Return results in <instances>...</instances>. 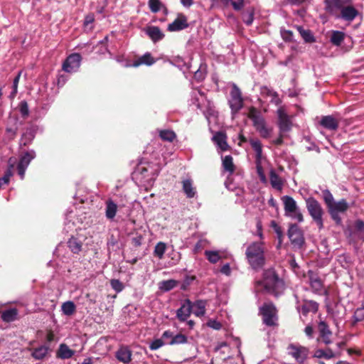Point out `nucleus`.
Masks as SVG:
<instances>
[{
  "label": "nucleus",
  "instance_id": "f257e3e1",
  "mask_svg": "<svg viewBox=\"0 0 364 364\" xmlns=\"http://www.w3.org/2000/svg\"><path fill=\"white\" fill-rule=\"evenodd\" d=\"M245 255L248 263L253 269H259L264 265V249L262 242L250 243L246 249Z\"/></svg>",
  "mask_w": 364,
  "mask_h": 364
},
{
  "label": "nucleus",
  "instance_id": "f03ea898",
  "mask_svg": "<svg viewBox=\"0 0 364 364\" xmlns=\"http://www.w3.org/2000/svg\"><path fill=\"white\" fill-rule=\"evenodd\" d=\"M262 284L267 292L276 296L282 294L285 289L284 282L279 278L272 269L264 272Z\"/></svg>",
  "mask_w": 364,
  "mask_h": 364
},
{
  "label": "nucleus",
  "instance_id": "7ed1b4c3",
  "mask_svg": "<svg viewBox=\"0 0 364 364\" xmlns=\"http://www.w3.org/2000/svg\"><path fill=\"white\" fill-rule=\"evenodd\" d=\"M306 209L319 230L323 228V215L324 210L319 202L313 197L305 200Z\"/></svg>",
  "mask_w": 364,
  "mask_h": 364
},
{
  "label": "nucleus",
  "instance_id": "20e7f679",
  "mask_svg": "<svg viewBox=\"0 0 364 364\" xmlns=\"http://www.w3.org/2000/svg\"><path fill=\"white\" fill-rule=\"evenodd\" d=\"M249 143L255 152V164L257 173L259 177L260 181L262 183H266L267 178L262 165V161L264 159V157L262 155V144L259 139L254 137H252L249 139Z\"/></svg>",
  "mask_w": 364,
  "mask_h": 364
},
{
  "label": "nucleus",
  "instance_id": "39448f33",
  "mask_svg": "<svg viewBox=\"0 0 364 364\" xmlns=\"http://www.w3.org/2000/svg\"><path fill=\"white\" fill-rule=\"evenodd\" d=\"M284 215L292 220H296L298 223L304 221V216L298 207L296 200L291 196H284L282 198Z\"/></svg>",
  "mask_w": 364,
  "mask_h": 364
},
{
  "label": "nucleus",
  "instance_id": "423d86ee",
  "mask_svg": "<svg viewBox=\"0 0 364 364\" xmlns=\"http://www.w3.org/2000/svg\"><path fill=\"white\" fill-rule=\"evenodd\" d=\"M259 312L265 325L274 326L277 324V310L272 303H267L262 306L259 308Z\"/></svg>",
  "mask_w": 364,
  "mask_h": 364
},
{
  "label": "nucleus",
  "instance_id": "0eeeda50",
  "mask_svg": "<svg viewBox=\"0 0 364 364\" xmlns=\"http://www.w3.org/2000/svg\"><path fill=\"white\" fill-rule=\"evenodd\" d=\"M251 119L254 127L262 138L268 139L272 136L273 128L267 125L262 117L254 114L251 117Z\"/></svg>",
  "mask_w": 364,
  "mask_h": 364
},
{
  "label": "nucleus",
  "instance_id": "6e6552de",
  "mask_svg": "<svg viewBox=\"0 0 364 364\" xmlns=\"http://www.w3.org/2000/svg\"><path fill=\"white\" fill-rule=\"evenodd\" d=\"M348 208V204L345 199H341L338 201H335L329 208L328 210L332 219L336 224L341 223V218L339 215L340 213H345Z\"/></svg>",
  "mask_w": 364,
  "mask_h": 364
},
{
  "label": "nucleus",
  "instance_id": "1a4fd4ad",
  "mask_svg": "<svg viewBox=\"0 0 364 364\" xmlns=\"http://www.w3.org/2000/svg\"><path fill=\"white\" fill-rule=\"evenodd\" d=\"M229 105L232 113H237L243 107L242 93L236 85H233L230 92Z\"/></svg>",
  "mask_w": 364,
  "mask_h": 364
},
{
  "label": "nucleus",
  "instance_id": "9d476101",
  "mask_svg": "<svg viewBox=\"0 0 364 364\" xmlns=\"http://www.w3.org/2000/svg\"><path fill=\"white\" fill-rule=\"evenodd\" d=\"M82 58L78 53L70 55L63 63V70L68 73H75L78 70Z\"/></svg>",
  "mask_w": 364,
  "mask_h": 364
},
{
  "label": "nucleus",
  "instance_id": "9b49d317",
  "mask_svg": "<svg viewBox=\"0 0 364 364\" xmlns=\"http://www.w3.org/2000/svg\"><path fill=\"white\" fill-rule=\"evenodd\" d=\"M278 126L282 133L289 132L292 127V122L290 117L287 114L283 107L277 110Z\"/></svg>",
  "mask_w": 364,
  "mask_h": 364
},
{
  "label": "nucleus",
  "instance_id": "f8f14e48",
  "mask_svg": "<svg viewBox=\"0 0 364 364\" xmlns=\"http://www.w3.org/2000/svg\"><path fill=\"white\" fill-rule=\"evenodd\" d=\"M288 237L291 244L297 247H300L304 242L302 232L295 224L291 225L289 226L288 230Z\"/></svg>",
  "mask_w": 364,
  "mask_h": 364
},
{
  "label": "nucleus",
  "instance_id": "ddd939ff",
  "mask_svg": "<svg viewBox=\"0 0 364 364\" xmlns=\"http://www.w3.org/2000/svg\"><path fill=\"white\" fill-rule=\"evenodd\" d=\"M309 284L312 291L318 295H327L328 291L325 289L321 280L312 272H309Z\"/></svg>",
  "mask_w": 364,
  "mask_h": 364
},
{
  "label": "nucleus",
  "instance_id": "4468645a",
  "mask_svg": "<svg viewBox=\"0 0 364 364\" xmlns=\"http://www.w3.org/2000/svg\"><path fill=\"white\" fill-rule=\"evenodd\" d=\"M288 350L289 354L300 363H303L307 356V350L300 346L291 344L288 348Z\"/></svg>",
  "mask_w": 364,
  "mask_h": 364
},
{
  "label": "nucleus",
  "instance_id": "2eb2a0df",
  "mask_svg": "<svg viewBox=\"0 0 364 364\" xmlns=\"http://www.w3.org/2000/svg\"><path fill=\"white\" fill-rule=\"evenodd\" d=\"M35 153L34 151H28L26 152L20 159V161L18 164V173L20 176L21 178L23 179L24 178L25 171L29 165L31 161L34 159Z\"/></svg>",
  "mask_w": 364,
  "mask_h": 364
},
{
  "label": "nucleus",
  "instance_id": "dca6fc26",
  "mask_svg": "<svg viewBox=\"0 0 364 364\" xmlns=\"http://www.w3.org/2000/svg\"><path fill=\"white\" fill-rule=\"evenodd\" d=\"M296 309L302 318L306 316L309 313H316L318 309V304L312 300H305L304 304L301 306H297Z\"/></svg>",
  "mask_w": 364,
  "mask_h": 364
},
{
  "label": "nucleus",
  "instance_id": "f3484780",
  "mask_svg": "<svg viewBox=\"0 0 364 364\" xmlns=\"http://www.w3.org/2000/svg\"><path fill=\"white\" fill-rule=\"evenodd\" d=\"M350 3L351 0H325L326 9L331 14H333L337 10L341 11L342 8Z\"/></svg>",
  "mask_w": 364,
  "mask_h": 364
},
{
  "label": "nucleus",
  "instance_id": "a211bd4d",
  "mask_svg": "<svg viewBox=\"0 0 364 364\" xmlns=\"http://www.w3.org/2000/svg\"><path fill=\"white\" fill-rule=\"evenodd\" d=\"M358 11L355 7L348 4L344 8H342V10L341 11L340 15L338 16V18L350 23L358 16Z\"/></svg>",
  "mask_w": 364,
  "mask_h": 364
},
{
  "label": "nucleus",
  "instance_id": "6ab92c4d",
  "mask_svg": "<svg viewBox=\"0 0 364 364\" xmlns=\"http://www.w3.org/2000/svg\"><path fill=\"white\" fill-rule=\"evenodd\" d=\"M192 302L189 299H186L177 310V318L181 321H186L192 312Z\"/></svg>",
  "mask_w": 364,
  "mask_h": 364
},
{
  "label": "nucleus",
  "instance_id": "aec40b11",
  "mask_svg": "<svg viewBox=\"0 0 364 364\" xmlns=\"http://www.w3.org/2000/svg\"><path fill=\"white\" fill-rule=\"evenodd\" d=\"M188 26L187 18L180 14L171 23H169L167 30L171 32L181 31Z\"/></svg>",
  "mask_w": 364,
  "mask_h": 364
},
{
  "label": "nucleus",
  "instance_id": "412c9836",
  "mask_svg": "<svg viewBox=\"0 0 364 364\" xmlns=\"http://www.w3.org/2000/svg\"><path fill=\"white\" fill-rule=\"evenodd\" d=\"M213 140L221 151H227L229 149V145L227 142V136L225 133L218 132H216L213 136Z\"/></svg>",
  "mask_w": 364,
  "mask_h": 364
},
{
  "label": "nucleus",
  "instance_id": "4be33fe9",
  "mask_svg": "<svg viewBox=\"0 0 364 364\" xmlns=\"http://www.w3.org/2000/svg\"><path fill=\"white\" fill-rule=\"evenodd\" d=\"M145 32L154 42H157L163 39L164 37V34L162 33L161 29L157 26H148L145 29Z\"/></svg>",
  "mask_w": 364,
  "mask_h": 364
},
{
  "label": "nucleus",
  "instance_id": "5701e85b",
  "mask_svg": "<svg viewBox=\"0 0 364 364\" xmlns=\"http://www.w3.org/2000/svg\"><path fill=\"white\" fill-rule=\"evenodd\" d=\"M269 181L274 189L282 191L284 186V181L274 169H271L269 171Z\"/></svg>",
  "mask_w": 364,
  "mask_h": 364
},
{
  "label": "nucleus",
  "instance_id": "b1692460",
  "mask_svg": "<svg viewBox=\"0 0 364 364\" xmlns=\"http://www.w3.org/2000/svg\"><path fill=\"white\" fill-rule=\"evenodd\" d=\"M207 301L205 300H197L192 303V311L196 316L202 317L205 314Z\"/></svg>",
  "mask_w": 364,
  "mask_h": 364
},
{
  "label": "nucleus",
  "instance_id": "393cba45",
  "mask_svg": "<svg viewBox=\"0 0 364 364\" xmlns=\"http://www.w3.org/2000/svg\"><path fill=\"white\" fill-rule=\"evenodd\" d=\"M155 62L156 60L151 56V55L149 53H146L145 54L139 57L138 59L134 60L133 63L131 65V66L138 67L141 65H146L150 66L155 63Z\"/></svg>",
  "mask_w": 364,
  "mask_h": 364
},
{
  "label": "nucleus",
  "instance_id": "a878e982",
  "mask_svg": "<svg viewBox=\"0 0 364 364\" xmlns=\"http://www.w3.org/2000/svg\"><path fill=\"white\" fill-rule=\"evenodd\" d=\"M320 124L323 127L330 130H336L338 127L337 120L330 115L322 117Z\"/></svg>",
  "mask_w": 364,
  "mask_h": 364
},
{
  "label": "nucleus",
  "instance_id": "bb28decb",
  "mask_svg": "<svg viewBox=\"0 0 364 364\" xmlns=\"http://www.w3.org/2000/svg\"><path fill=\"white\" fill-rule=\"evenodd\" d=\"M18 310L15 308L1 311V318L5 322H11L17 319Z\"/></svg>",
  "mask_w": 364,
  "mask_h": 364
},
{
  "label": "nucleus",
  "instance_id": "cd10ccee",
  "mask_svg": "<svg viewBox=\"0 0 364 364\" xmlns=\"http://www.w3.org/2000/svg\"><path fill=\"white\" fill-rule=\"evenodd\" d=\"M117 211V205L112 200L106 202L105 216L107 219L112 220Z\"/></svg>",
  "mask_w": 364,
  "mask_h": 364
},
{
  "label": "nucleus",
  "instance_id": "c85d7f7f",
  "mask_svg": "<svg viewBox=\"0 0 364 364\" xmlns=\"http://www.w3.org/2000/svg\"><path fill=\"white\" fill-rule=\"evenodd\" d=\"M183 191L186 196L188 198L195 197L196 194V188L193 186V182L191 179L183 180Z\"/></svg>",
  "mask_w": 364,
  "mask_h": 364
},
{
  "label": "nucleus",
  "instance_id": "c756f323",
  "mask_svg": "<svg viewBox=\"0 0 364 364\" xmlns=\"http://www.w3.org/2000/svg\"><path fill=\"white\" fill-rule=\"evenodd\" d=\"M345 33L339 31H332L331 32L330 42L336 46H339L345 38Z\"/></svg>",
  "mask_w": 364,
  "mask_h": 364
},
{
  "label": "nucleus",
  "instance_id": "7c9ffc66",
  "mask_svg": "<svg viewBox=\"0 0 364 364\" xmlns=\"http://www.w3.org/2000/svg\"><path fill=\"white\" fill-rule=\"evenodd\" d=\"M9 167L5 172L4 176L0 178V188L3 187V186L8 184L10 180V178L13 176V168L14 161H12L11 159L9 161Z\"/></svg>",
  "mask_w": 364,
  "mask_h": 364
},
{
  "label": "nucleus",
  "instance_id": "2f4dec72",
  "mask_svg": "<svg viewBox=\"0 0 364 364\" xmlns=\"http://www.w3.org/2000/svg\"><path fill=\"white\" fill-rule=\"evenodd\" d=\"M262 93L267 97H270L272 103H274L276 105H279L281 103V100L279 97L277 92L274 90L265 87L262 88Z\"/></svg>",
  "mask_w": 364,
  "mask_h": 364
},
{
  "label": "nucleus",
  "instance_id": "473e14b6",
  "mask_svg": "<svg viewBox=\"0 0 364 364\" xmlns=\"http://www.w3.org/2000/svg\"><path fill=\"white\" fill-rule=\"evenodd\" d=\"M74 351L65 343H62L58 350V356L62 359H68L73 356Z\"/></svg>",
  "mask_w": 364,
  "mask_h": 364
},
{
  "label": "nucleus",
  "instance_id": "72a5a7b5",
  "mask_svg": "<svg viewBox=\"0 0 364 364\" xmlns=\"http://www.w3.org/2000/svg\"><path fill=\"white\" fill-rule=\"evenodd\" d=\"M222 165L223 169L228 172L229 174H232L235 171V165L233 164L232 157L230 155L225 156L223 159Z\"/></svg>",
  "mask_w": 364,
  "mask_h": 364
},
{
  "label": "nucleus",
  "instance_id": "f704fd0d",
  "mask_svg": "<svg viewBox=\"0 0 364 364\" xmlns=\"http://www.w3.org/2000/svg\"><path fill=\"white\" fill-rule=\"evenodd\" d=\"M117 359L123 363H128L131 360V352L126 348H121L116 353Z\"/></svg>",
  "mask_w": 364,
  "mask_h": 364
},
{
  "label": "nucleus",
  "instance_id": "c9c22d12",
  "mask_svg": "<svg viewBox=\"0 0 364 364\" xmlns=\"http://www.w3.org/2000/svg\"><path fill=\"white\" fill-rule=\"evenodd\" d=\"M205 255L208 260L213 264L218 262L222 258L220 251L205 250Z\"/></svg>",
  "mask_w": 364,
  "mask_h": 364
},
{
  "label": "nucleus",
  "instance_id": "e433bc0d",
  "mask_svg": "<svg viewBox=\"0 0 364 364\" xmlns=\"http://www.w3.org/2000/svg\"><path fill=\"white\" fill-rule=\"evenodd\" d=\"M75 304L71 301H65L61 306V310L66 316L73 315L75 311Z\"/></svg>",
  "mask_w": 364,
  "mask_h": 364
},
{
  "label": "nucleus",
  "instance_id": "4c0bfd02",
  "mask_svg": "<svg viewBox=\"0 0 364 364\" xmlns=\"http://www.w3.org/2000/svg\"><path fill=\"white\" fill-rule=\"evenodd\" d=\"M166 250V245L165 242H159L155 245L154 250V255L155 257H158L159 259H161L164 257V253Z\"/></svg>",
  "mask_w": 364,
  "mask_h": 364
},
{
  "label": "nucleus",
  "instance_id": "58836bf2",
  "mask_svg": "<svg viewBox=\"0 0 364 364\" xmlns=\"http://www.w3.org/2000/svg\"><path fill=\"white\" fill-rule=\"evenodd\" d=\"M298 31L299 32L300 35L303 38L305 42L306 43H314L315 42L316 39L311 32L309 30H305L302 27H298L297 28Z\"/></svg>",
  "mask_w": 364,
  "mask_h": 364
},
{
  "label": "nucleus",
  "instance_id": "ea45409f",
  "mask_svg": "<svg viewBox=\"0 0 364 364\" xmlns=\"http://www.w3.org/2000/svg\"><path fill=\"white\" fill-rule=\"evenodd\" d=\"M159 136L164 141L172 142L176 138V135L174 132L169 129H163L159 131Z\"/></svg>",
  "mask_w": 364,
  "mask_h": 364
},
{
  "label": "nucleus",
  "instance_id": "a19ab883",
  "mask_svg": "<svg viewBox=\"0 0 364 364\" xmlns=\"http://www.w3.org/2000/svg\"><path fill=\"white\" fill-rule=\"evenodd\" d=\"M318 330L321 336L323 338H328L331 335V331H330L328 324L323 321H321L318 323Z\"/></svg>",
  "mask_w": 364,
  "mask_h": 364
},
{
  "label": "nucleus",
  "instance_id": "79ce46f5",
  "mask_svg": "<svg viewBox=\"0 0 364 364\" xmlns=\"http://www.w3.org/2000/svg\"><path fill=\"white\" fill-rule=\"evenodd\" d=\"M255 9L249 8L242 14V20L247 26H250L254 21Z\"/></svg>",
  "mask_w": 364,
  "mask_h": 364
},
{
  "label": "nucleus",
  "instance_id": "37998d69",
  "mask_svg": "<svg viewBox=\"0 0 364 364\" xmlns=\"http://www.w3.org/2000/svg\"><path fill=\"white\" fill-rule=\"evenodd\" d=\"M68 247L70 248V250L73 253H78L79 252H80L81 248H82L81 243L77 240V239H76L75 237H71L68 241Z\"/></svg>",
  "mask_w": 364,
  "mask_h": 364
},
{
  "label": "nucleus",
  "instance_id": "c03bdc74",
  "mask_svg": "<svg viewBox=\"0 0 364 364\" xmlns=\"http://www.w3.org/2000/svg\"><path fill=\"white\" fill-rule=\"evenodd\" d=\"M177 284V282L173 279L165 280L159 284V289L164 291H168L173 289Z\"/></svg>",
  "mask_w": 364,
  "mask_h": 364
},
{
  "label": "nucleus",
  "instance_id": "a18cd8bd",
  "mask_svg": "<svg viewBox=\"0 0 364 364\" xmlns=\"http://www.w3.org/2000/svg\"><path fill=\"white\" fill-rule=\"evenodd\" d=\"M314 356L318 358H324L326 359H330L335 356V353L329 349H326V350L320 349V350H317L315 352Z\"/></svg>",
  "mask_w": 364,
  "mask_h": 364
},
{
  "label": "nucleus",
  "instance_id": "49530a36",
  "mask_svg": "<svg viewBox=\"0 0 364 364\" xmlns=\"http://www.w3.org/2000/svg\"><path fill=\"white\" fill-rule=\"evenodd\" d=\"M322 196L327 208H329L335 202L333 195L328 189L322 191Z\"/></svg>",
  "mask_w": 364,
  "mask_h": 364
},
{
  "label": "nucleus",
  "instance_id": "de8ad7c7",
  "mask_svg": "<svg viewBox=\"0 0 364 364\" xmlns=\"http://www.w3.org/2000/svg\"><path fill=\"white\" fill-rule=\"evenodd\" d=\"M163 338H170L171 341H186V338L182 335H176L173 336L170 331H164L163 333Z\"/></svg>",
  "mask_w": 364,
  "mask_h": 364
},
{
  "label": "nucleus",
  "instance_id": "09e8293b",
  "mask_svg": "<svg viewBox=\"0 0 364 364\" xmlns=\"http://www.w3.org/2000/svg\"><path fill=\"white\" fill-rule=\"evenodd\" d=\"M112 288L117 292L119 293L124 289V285L119 279H113L110 280Z\"/></svg>",
  "mask_w": 364,
  "mask_h": 364
},
{
  "label": "nucleus",
  "instance_id": "8fccbe9b",
  "mask_svg": "<svg viewBox=\"0 0 364 364\" xmlns=\"http://www.w3.org/2000/svg\"><path fill=\"white\" fill-rule=\"evenodd\" d=\"M148 4L153 13H157L161 9V4L159 0H149Z\"/></svg>",
  "mask_w": 364,
  "mask_h": 364
},
{
  "label": "nucleus",
  "instance_id": "3c124183",
  "mask_svg": "<svg viewBox=\"0 0 364 364\" xmlns=\"http://www.w3.org/2000/svg\"><path fill=\"white\" fill-rule=\"evenodd\" d=\"M18 106H19V111L21 114V116L23 118L27 117L29 114V110H28V107L27 102L26 101H21L19 103Z\"/></svg>",
  "mask_w": 364,
  "mask_h": 364
},
{
  "label": "nucleus",
  "instance_id": "603ef678",
  "mask_svg": "<svg viewBox=\"0 0 364 364\" xmlns=\"http://www.w3.org/2000/svg\"><path fill=\"white\" fill-rule=\"evenodd\" d=\"M32 355L36 359H41L46 355V347L42 346L36 348L32 353Z\"/></svg>",
  "mask_w": 364,
  "mask_h": 364
},
{
  "label": "nucleus",
  "instance_id": "864d4df0",
  "mask_svg": "<svg viewBox=\"0 0 364 364\" xmlns=\"http://www.w3.org/2000/svg\"><path fill=\"white\" fill-rule=\"evenodd\" d=\"M233 9L240 11L244 7V0H230Z\"/></svg>",
  "mask_w": 364,
  "mask_h": 364
},
{
  "label": "nucleus",
  "instance_id": "5fc2aeb1",
  "mask_svg": "<svg viewBox=\"0 0 364 364\" xmlns=\"http://www.w3.org/2000/svg\"><path fill=\"white\" fill-rule=\"evenodd\" d=\"M354 318L356 321H364V307L357 309Z\"/></svg>",
  "mask_w": 364,
  "mask_h": 364
},
{
  "label": "nucleus",
  "instance_id": "6e6d98bb",
  "mask_svg": "<svg viewBox=\"0 0 364 364\" xmlns=\"http://www.w3.org/2000/svg\"><path fill=\"white\" fill-rule=\"evenodd\" d=\"M272 226L274 228V231L276 232L277 237L279 240V244L282 242V231L281 230V228L274 222H272Z\"/></svg>",
  "mask_w": 364,
  "mask_h": 364
},
{
  "label": "nucleus",
  "instance_id": "4d7b16f0",
  "mask_svg": "<svg viewBox=\"0 0 364 364\" xmlns=\"http://www.w3.org/2000/svg\"><path fill=\"white\" fill-rule=\"evenodd\" d=\"M208 326H209L211 328H213L215 330H219L220 329L222 325L220 322L217 321L216 320L211 319L208 321L207 323Z\"/></svg>",
  "mask_w": 364,
  "mask_h": 364
},
{
  "label": "nucleus",
  "instance_id": "13d9d810",
  "mask_svg": "<svg viewBox=\"0 0 364 364\" xmlns=\"http://www.w3.org/2000/svg\"><path fill=\"white\" fill-rule=\"evenodd\" d=\"M143 241V237L140 235H138L132 238V243L135 247H139L141 245Z\"/></svg>",
  "mask_w": 364,
  "mask_h": 364
},
{
  "label": "nucleus",
  "instance_id": "bf43d9fd",
  "mask_svg": "<svg viewBox=\"0 0 364 364\" xmlns=\"http://www.w3.org/2000/svg\"><path fill=\"white\" fill-rule=\"evenodd\" d=\"M355 227L359 231L361 237L364 239V223L362 220H357L355 222Z\"/></svg>",
  "mask_w": 364,
  "mask_h": 364
},
{
  "label": "nucleus",
  "instance_id": "052dcab7",
  "mask_svg": "<svg viewBox=\"0 0 364 364\" xmlns=\"http://www.w3.org/2000/svg\"><path fill=\"white\" fill-rule=\"evenodd\" d=\"M282 36L284 41H291L293 38V33L289 31H282Z\"/></svg>",
  "mask_w": 364,
  "mask_h": 364
},
{
  "label": "nucleus",
  "instance_id": "680f3d73",
  "mask_svg": "<svg viewBox=\"0 0 364 364\" xmlns=\"http://www.w3.org/2000/svg\"><path fill=\"white\" fill-rule=\"evenodd\" d=\"M220 272L223 274L229 276L231 273V269L228 263L225 264L220 269Z\"/></svg>",
  "mask_w": 364,
  "mask_h": 364
},
{
  "label": "nucleus",
  "instance_id": "e2e57ef3",
  "mask_svg": "<svg viewBox=\"0 0 364 364\" xmlns=\"http://www.w3.org/2000/svg\"><path fill=\"white\" fill-rule=\"evenodd\" d=\"M68 80V76L65 75H60L57 79V84L58 86H63Z\"/></svg>",
  "mask_w": 364,
  "mask_h": 364
},
{
  "label": "nucleus",
  "instance_id": "0e129e2a",
  "mask_svg": "<svg viewBox=\"0 0 364 364\" xmlns=\"http://www.w3.org/2000/svg\"><path fill=\"white\" fill-rule=\"evenodd\" d=\"M95 18L92 14H90L86 16L84 21L85 27H87L89 25L92 24L94 22Z\"/></svg>",
  "mask_w": 364,
  "mask_h": 364
},
{
  "label": "nucleus",
  "instance_id": "69168bd1",
  "mask_svg": "<svg viewBox=\"0 0 364 364\" xmlns=\"http://www.w3.org/2000/svg\"><path fill=\"white\" fill-rule=\"evenodd\" d=\"M304 332L309 339L312 338L314 330H313V328L311 326H306V328L304 329Z\"/></svg>",
  "mask_w": 364,
  "mask_h": 364
},
{
  "label": "nucleus",
  "instance_id": "338daca9",
  "mask_svg": "<svg viewBox=\"0 0 364 364\" xmlns=\"http://www.w3.org/2000/svg\"><path fill=\"white\" fill-rule=\"evenodd\" d=\"M180 2L185 8H190L193 4V0H180Z\"/></svg>",
  "mask_w": 364,
  "mask_h": 364
},
{
  "label": "nucleus",
  "instance_id": "774afa93",
  "mask_svg": "<svg viewBox=\"0 0 364 364\" xmlns=\"http://www.w3.org/2000/svg\"><path fill=\"white\" fill-rule=\"evenodd\" d=\"M194 77H195V78L198 79V80H201L204 79L205 73L203 71L198 70L197 71L195 72Z\"/></svg>",
  "mask_w": 364,
  "mask_h": 364
}]
</instances>
